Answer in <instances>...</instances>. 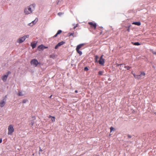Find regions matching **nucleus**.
Listing matches in <instances>:
<instances>
[{
	"mask_svg": "<svg viewBox=\"0 0 156 156\" xmlns=\"http://www.w3.org/2000/svg\"><path fill=\"white\" fill-rule=\"evenodd\" d=\"M2 141V139H0V143H1Z\"/></svg>",
	"mask_w": 156,
	"mask_h": 156,
	"instance_id": "obj_33",
	"label": "nucleus"
},
{
	"mask_svg": "<svg viewBox=\"0 0 156 156\" xmlns=\"http://www.w3.org/2000/svg\"><path fill=\"white\" fill-rule=\"evenodd\" d=\"M36 4L34 3L26 7L24 9V13L26 15H28L32 13L35 9Z\"/></svg>",
	"mask_w": 156,
	"mask_h": 156,
	"instance_id": "obj_1",
	"label": "nucleus"
},
{
	"mask_svg": "<svg viewBox=\"0 0 156 156\" xmlns=\"http://www.w3.org/2000/svg\"><path fill=\"white\" fill-rule=\"evenodd\" d=\"M75 93H77V92H78V91H77V90H75Z\"/></svg>",
	"mask_w": 156,
	"mask_h": 156,
	"instance_id": "obj_37",
	"label": "nucleus"
},
{
	"mask_svg": "<svg viewBox=\"0 0 156 156\" xmlns=\"http://www.w3.org/2000/svg\"><path fill=\"white\" fill-rule=\"evenodd\" d=\"M110 129V131L111 132H112L114 129V128H113L112 127H111Z\"/></svg>",
	"mask_w": 156,
	"mask_h": 156,
	"instance_id": "obj_26",
	"label": "nucleus"
},
{
	"mask_svg": "<svg viewBox=\"0 0 156 156\" xmlns=\"http://www.w3.org/2000/svg\"><path fill=\"white\" fill-rule=\"evenodd\" d=\"M133 44L135 45H140V44L138 42H136L134 43H133Z\"/></svg>",
	"mask_w": 156,
	"mask_h": 156,
	"instance_id": "obj_21",
	"label": "nucleus"
},
{
	"mask_svg": "<svg viewBox=\"0 0 156 156\" xmlns=\"http://www.w3.org/2000/svg\"><path fill=\"white\" fill-rule=\"evenodd\" d=\"M124 67L125 68L127 69L128 70L130 68V67H129V66H124Z\"/></svg>",
	"mask_w": 156,
	"mask_h": 156,
	"instance_id": "obj_23",
	"label": "nucleus"
},
{
	"mask_svg": "<svg viewBox=\"0 0 156 156\" xmlns=\"http://www.w3.org/2000/svg\"><path fill=\"white\" fill-rule=\"evenodd\" d=\"M73 26H74L75 24H73Z\"/></svg>",
	"mask_w": 156,
	"mask_h": 156,
	"instance_id": "obj_39",
	"label": "nucleus"
},
{
	"mask_svg": "<svg viewBox=\"0 0 156 156\" xmlns=\"http://www.w3.org/2000/svg\"><path fill=\"white\" fill-rule=\"evenodd\" d=\"M25 40V37H21L19 38L17 40V42L19 43H22L23 41H24Z\"/></svg>",
	"mask_w": 156,
	"mask_h": 156,
	"instance_id": "obj_8",
	"label": "nucleus"
},
{
	"mask_svg": "<svg viewBox=\"0 0 156 156\" xmlns=\"http://www.w3.org/2000/svg\"><path fill=\"white\" fill-rule=\"evenodd\" d=\"M36 43H34L31 44V46L33 48H34L36 46Z\"/></svg>",
	"mask_w": 156,
	"mask_h": 156,
	"instance_id": "obj_17",
	"label": "nucleus"
},
{
	"mask_svg": "<svg viewBox=\"0 0 156 156\" xmlns=\"http://www.w3.org/2000/svg\"><path fill=\"white\" fill-rule=\"evenodd\" d=\"M104 72L103 71H99L98 72V74L100 75H102V74H103Z\"/></svg>",
	"mask_w": 156,
	"mask_h": 156,
	"instance_id": "obj_19",
	"label": "nucleus"
},
{
	"mask_svg": "<svg viewBox=\"0 0 156 156\" xmlns=\"http://www.w3.org/2000/svg\"><path fill=\"white\" fill-rule=\"evenodd\" d=\"M48 47L44 46L42 44L39 46L38 47V49L39 51L41 50H44L45 48H47Z\"/></svg>",
	"mask_w": 156,
	"mask_h": 156,
	"instance_id": "obj_9",
	"label": "nucleus"
},
{
	"mask_svg": "<svg viewBox=\"0 0 156 156\" xmlns=\"http://www.w3.org/2000/svg\"><path fill=\"white\" fill-rule=\"evenodd\" d=\"M62 30H58L57 33V34H60L61 32H62Z\"/></svg>",
	"mask_w": 156,
	"mask_h": 156,
	"instance_id": "obj_22",
	"label": "nucleus"
},
{
	"mask_svg": "<svg viewBox=\"0 0 156 156\" xmlns=\"http://www.w3.org/2000/svg\"><path fill=\"white\" fill-rule=\"evenodd\" d=\"M132 24L140 26V25L141 23L140 22H134L132 23Z\"/></svg>",
	"mask_w": 156,
	"mask_h": 156,
	"instance_id": "obj_14",
	"label": "nucleus"
},
{
	"mask_svg": "<svg viewBox=\"0 0 156 156\" xmlns=\"http://www.w3.org/2000/svg\"><path fill=\"white\" fill-rule=\"evenodd\" d=\"M98 56H95V59L96 60V62H98Z\"/></svg>",
	"mask_w": 156,
	"mask_h": 156,
	"instance_id": "obj_20",
	"label": "nucleus"
},
{
	"mask_svg": "<svg viewBox=\"0 0 156 156\" xmlns=\"http://www.w3.org/2000/svg\"><path fill=\"white\" fill-rule=\"evenodd\" d=\"M30 63L31 65H33L35 67H36L38 64H40V63L36 59H34L31 61Z\"/></svg>",
	"mask_w": 156,
	"mask_h": 156,
	"instance_id": "obj_3",
	"label": "nucleus"
},
{
	"mask_svg": "<svg viewBox=\"0 0 156 156\" xmlns=\"http://www.w3.org/2000/svg\"><path fill=\"white\" fill-rule=\"evenodd\" d=\"M88 69V68L87 67H85L84 68V70L85 71H87Z\"/></svg>",
	"mask_w": 156,
	"mask_h": 156,
	"instance_id": "obj_28",
	"label": "nucleus"
},
{
	"mask_svg": "<svg viewBox=\"0 0 156 156\" xmlns=\"http://www.w3.org/2000/svg\"><path fill=\"white\" fill-rule=\"evenodd\" d=\"M153 53L154 54L156 55V52H153Z\"/></svg>",
	"mask_w": 156,
	"mask_h": 156,
	"instance_id": "obj_36",
	"label": "nucleus"
},
{
	"mask_svg": "<svg viewBox=\"0 0 156 156\" xmlns=\"http://www.w3.org/2000/svg\"><path fill=\"white\" fill-rule=\"evenodd\" d=\"M34 122H32V121H31V123H30V125H31V126H33L34 124Z\"/></svg>",
	"mask_w": 156,
	"mask_h": 156,
	"instance_id": "obj_30",
	"label": "nucleus"
},
{
	"mask_svg": "<svg viewBox=\"0 0 156 156\" xmlns=\"http://www.w3.org/2000/svg\"><path fill=\"white\" fill-rule=\"evenodd\" d=\"M59 46H58V45L57 44L55 47V49H57V48H58L59 47Z\"/></svg>",
	"mask_w": 156,
	"mask_h": 156,
	"instance_id": "obj_29",
	"label": "nucleus"
},
{
	"mask_svg": "<svg viewBox=\"0 0 156 156\" xmlns=\"http://www.w3.org/2000/svg\"><path fill=\"white\" fill-rule=\"evenodd\" d=\"M40 151H41V149L40 150Z\"/></svg>",
	"mask_w": 156,
	"mask_h": 156,
	"instance_id": "obj_41",
	"label": "nucleus"
},
{
	"mask_svg": "<svg viewBox=\"0 0 156 156\" xmlns=\"http://www.w3.org/2000/svg\"><path fill=\"white\" fill-rule=\"evenodd\" d=\"M49 118H51V120L52 122L55 121V118L54 117L51 116L49 115Z\"/></svg>",
	"mask_w": 156,
	"mask_h": 156,
	"instance_id": "obj_15",
	"label": "nucleus"
},
{
	"mask_svg": "<svg viewBox=\"0 0 156 156\" xmlns=\"http://www.w3.org/2000/svg\"><path fill=\"white\" fill-rule=\"evenodd\" d=\"M145 73L144 72H141L140 74L139 75H135L134 74V76L136 78L138 79H141L143 78L145 75Z\"/></svg>",
	"mask_w": 156,
	"mask_h": 156,
	"instance_id": "obj_2",
	"label": "nucleus"
},
{
	"mask_svg": "<svg viewBox=\"0 0 156 156\" xmlns=\"http://www.w3.org/2000/svg\"><path fill=\"white\" fill-rule=\"evenodd\" d=\"M51 96H51H51H50V98H51Z\"/></svg>",
	"mask_w": 156,
	"mask_h": 156,
	"instance_id": "obj_40",
	"label": "nucleus"
},
{
	"mask_svg": "<svg viewBox=\"0 0 156 156\" xmlns=\"http://www.w3.org/2000/svg\"><path fill=\"white\" fill-rule=\"evenodd\" d=\"M8 134L9 135H12V133L14 132V129L13 126L12 125H10L9 126Z\"/></svg>",
	"mask_w": 156,
	"mask_h": 156,
	"instance_id": "obj_4",
	"label": "nucleus"
},
{
	"mask_svg": "<svg viewBox=\"0 0 156 156\" xmlns=\"http://www.w3.org/2000/svg\"><path fill=\"white\" fill-rule=\"evenodd\" d=\"M35 119V118L34 117H33V119Z\"/></svg>",
	"mask_w": 156,
	"mask_h": 156,
	"instance_id": "obj_38",
	"label": "nucleus"
},
{
	"mask_svg": "<svg viewBox=\"0 0 156 156\" xmlns=\"http://www.w3.org/2000/svg\"><path fill=\"white\" fill-rule=\"evenodd\" d=\"M69 34V36H73V35L74 33H71Z\"/></svg>",
	"mask_w": 156,
	"mask_h": 156,
	"instance_id": "obj_31",
	"label": "nucleus"
},
{
	"mask_svg": "<svg viewBox=\"0 0 156 156\" xmlns=\"http://www.w3.org/2000/svg\"><path fill=\"white\" fill-rule=\"evenodd\" d=\"M128 137H129V138H131V136H130V135H128Z\"/></svg>",
	"mask_w": 156,
	"mask_h": 156,
	"instance_id": "obj_35",
	"label": "nucleus"
},
{
	"mask_svg": "<svg viewBox=\"0 0 156 156\" xmlns=\"http://www.w3.org/2000/svg\"><path fill=\"white\" fill-rule=\"evenodd\" d=\"M27 100H23V103H25L27 101Z\"/></svg>",
	"mask_w": 156,
	"mask_h": 156,
	"instance_id": "obj_24",
	"label": "nucleus"
},
{
	"mask_svg": "<svg viewBox=\"0 0 156 156\" xmlns=\"http://www.w3.org/2000/svg\"><path fill=\"white\" fill-rule=\"evenodd\" d=\"M58 35V34H56L55 35H54V37H56L57 36V35Z\"/></svg>",
	"mask_w": 156,
	"mask_h": 156,
	"instance_id": "obj_34",
	"label": "nucleus"
},
{
	"mask_svg": "<svg viewBox=\"0 0 156 156\" xmlns=\"http://www.w3.org/2000/svg\"><path fill=\"white\" fill-rule=\"evenodd\" d=\"M62 14V13L61 12H59L58 13V15L59 16H61Z\"/></svg>",
	"mask_w": 156,
	"mask_h": 156,
	"instance_id": "obj_32",
	"label": "nucleus"
},
{
	"mask_svg": "<svg viewBox=\"0 0 156 156\" xmlns=\"http://www.w3.org/2000/svg\"><path fill=\"white\" fill-rule=\"evenodd\" d=\"M10 73V72H8L6 73V75H5L2 76V79L3 81L5 82L6 81Z\"/></svg>",
	"mask_w": 156,
	"mask_h": 156,
	"instance_id": "obj_5",
	"label": "nucleus"
},
{
	"mask_svg": "<svg viewBox=\"0 0 156 156\" xmlns=\"http://www.w3.org/2000/svg\"><path fill=\"white\" fill-rule=\"evenodd\" d=\"M84 45V44H81L77 46L76 50H79V49Z\"/></svg>",
	"mask_w": 156,
	"mask_h": 156,
	"instance_id": "obj_11",
	"label": "nucleus"
},
{
	"mask_svg": "<svg viewBox=\"0 0 156 156\" xmlns=\"http://www.w3.org/2000/svg\"><path fill=\"white\" fill-rule=\"evenodd\" d=\"M37 20L35 19V20L33 21L31 23H29L28 24V25L30 26H32L34 24H35L37 21Z\"/></svg>",
	"mask_w": 156,
	"mask_h": 156,
	"instance_id": "obj_12",
	"label": "nucleus"
},
{
	"mask_svg": "<svg viewBox=\"0 0 156 156\" xmlns=\"http://www.w3.org/2000/svg\"><path fill=\"white\" fill-rule=\"evenodd\" d=\"M64 42L63 41L57 44L58 45V46L59 47L61 46V45L63 44H64Z\"/></svg>",
	"mask_w": 156,
	"mask_h": 156,
	"instance_id": "obj_16",
	"label": "nucleus"
},
{
	"mask_svg": "<svg viewBox=\"0 0 156 156\" xmlns=\"http://www.w3.org/2000/svg\"><path fill=\"white\" fill-rule=\"evenodd\" d=\"M103 55H102L100 58L99 60L98 61L99 63L102 65H103L105 63V60L103 58Z\"/></svg>",
	"mask_w": 156,
	"mask_h": 156,
	"instance_id": "obj_7",
	"label": "nucleus"
},
{
	"mask_svg": "<svg viewBox=\"0 0 156 156\" xmlns=\"http://www.w3.org/2000/svg\"><path fill=\"white\" fill-rule=\"evenodd\" d=\"M78 24H76V26H74V27H73V29H75L76 27H78Z\"/></svg>",
	"mask_w": 156,
	"mask_h": 156,
	"instance_id": "obj_27",
	"label": "nucleus"
},
{
	"mask_svg": "<svg viewBox=\"0 0 156 156\" xmlns=\"http://www.w3.org/2000/svg\"><path fill=\"white\" fill-rule=\"evenodd\" d=\"M89 24L91 25V27H94V29L96 28L97 26V24L96 23L90 22L89 23Z\"/></svg>",
	"mask_w": 156,
	"mask_h": 156,
	"instance_id": "obj_10",
	"label": "nucleus"
},
{
	"mask_svg": "<svg viewBox=\"0 0 156 156\" xmlns=\"http://www.w3.org/2000/svg\"><path fill=\"white\" fill-rule=\"evenodd\" d=\"M25 93L24 92L20 91L18 93V95L20 96H23L25 95Z\"/></svg>",
	"mask_w": 156,
	"mask_h": 156,
	"instance_id": "obj_13",
	"label": "nucleus"
},
{
	"mask_svg": "<svg viewBox=\"0 0 156 156\" xmlns=\"http://www.w3.org/2000/svg\"><path fill=\"white\" fill-rule=\"evenodd\" d=\"M29 37V35H26L25 36H24L23 37H25V40L26 39V38H28Z\"/></svg>",
	"mask_w": 156,
	"mask_h": 156,
	"instance_id": "obj_25",
	"label": "nucleus"
},
{
	"mask_svg": "<svg viewBox=\"0 0 156 156\" xmlns=\"http://www.w3.org/2000/svg\"><path fill=\"white\" fill-rule=\"evenodd\" d=\"M6 101V99L5 98H4L1 101L0 103V106L1 107H3L4 106L5 104Z\"/></svg>",
	"mask_w": 156,
	"mask_h": 156,
	"instance_id": "obj_6",
	"label": "nucleus"
},
{
	"mask_svg": "<svg viewBox=\"0 0 156 156\" xmlns=\"http://www.w3.org/2000/svg\"><path fill=\"white\" fill-rule=\"evenodd\" d=\"M76 51L77 52L79 53L80 55H82V51H80L79 50H76Z\"/></svg>",
	"mask_w": 156,
	"mask_h": 156,
	"instance_id": "obj_18",
	"label": "nucleus"
}]
</instances>
